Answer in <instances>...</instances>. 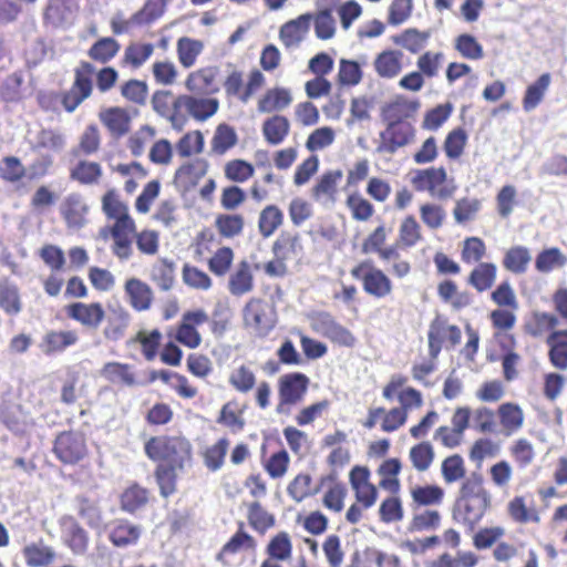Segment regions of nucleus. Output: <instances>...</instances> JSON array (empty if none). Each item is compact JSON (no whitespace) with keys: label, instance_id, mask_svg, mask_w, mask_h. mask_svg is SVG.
<instances>
[{"label":"nucleus","instance_id":"obj_1","mask_svg":"<svg viewBox=\"0 0 567 567\" xmlns=\"http://www.w3.org/2000/svg\"><path fill=\"white\" fill-rule=\"evenodd\" d=\"M491 507V494L485 487L484 477L472 472L458 488L452 509L453 519L473 530Z\"/></svg>","mask_w":567,"mask_h":567},{"label":"nucleus","instance_id":"obj_2","mask_svg":"<svg viewBox=\"0 0 567 567\" xmlns=\"http://www.w3.org/2000/svg\"><path fill=\"white\" fill-rule=\"evenodd\" d=\"M144 453L151 461L175 466V468H179V472L190 467L194 463L193 445L182 434L151 436L144 443Z\"/></svg>","mask_w":567,"mask_h":567},{"label":"nucleus","instance_id":"obj_3","mask_svg":"<svg viewBox=\"0 0 567 567\" xmlns=\"http://www.w3.org/2000/svg\"><path fill=\"white\" fill-rule=\"evenodd\" d=\"M389 231L384 225H379L361 244L363 255H377L383 262H390V272L394 278L402 279L412 271V265L403 259L395 245L386 246Z\"/></svg>","mask_w":567,"mask_h":567},{"label":"nucleus","instance_id":"obj_4","mask_svg":"<svg viewBox=\"0 0 567 567\" xmlns=\"http://www.w3.org/2000/svg\"><path fill=\"white\" fill-rule=\"evenodd\" d=\"M370 470L367 466L355 465L349 473V482L354 493L355 502L348 508L346 519L350 524H357L363 516V511L371 508L377 503L379 492L370 482Z\"/></svg>","mask_w":567,"mask_h":567},{"label":"nucleus","instance_id":"obj_5","mask_svg":"<svg viewBox=\"0 0 567 567\" xmlns=\"http://www.w3.org/2000/svg\"><path fill=\"white\" fill-rule=\"evenodd\" d=\"M350 275L361 284L364 293L375 300L385 299L393 293L394 285L391 277L370 259L357 262Z\"/></svg>","mask_w":567,"mask_h":567},{"label":"nucleus","instance_id":"obj_6","mask_svg":"<svg viewBox=\"0 0 567 567\" xmlns=\"http://www.w3.org/2000/svg\"><path fill=\"white\" fill-rule=\"evenodd\" d=\"M52 453L62 465L82 466L90 456L86 435L79 430L59 432L52 443Z\"/></svg>","mask_w":567,"mask_h":567},{"label":"nucleus","instance_id":"obj_7","mask_svg":"<svg viewBox=\"0 0 567 567\" xmlns=\"http://www.w3.org/2000/svg\"><path fill=\"white\" fill-rule=\"evenodd\" d=\"M310 383V378L303 372L293 371L280 375L277 380L276 412L288 414L292 408L300 405L308 394Z\"/></svg>","mask_w":567,"mask_h":567},{"label":"nucleus","instance_id":"obj_8","mask_svg":"<svg viewBox=\"0 0 567 567\" xmlns=\"http://www.w3.org/2000/svg\"><path fill=\"white\" fill-rule=\"evenodd\" d=\"M136 233V225L133 218H122L114 221L112 226L103 227L100 237L106 240L112 237V252L120 260H127L133 255L132 237Z\"/></svg>","mask_w":567,"mask_h":567},{"label":"nucleus","instance_id":"obj_9","mask_svg":"<svg viewBox=\"0 0 567 567\" xmlns=\"http://www.w3.org/2000/svg\"><path fill=\"white\" fill-rule=\"evenodd\" d=\"M311 330L323 338L329 339L332 343L340 347L352 348L355 344L353 333L336 320V318L326 311L315 313L310 318Z\"/></svg>","mask_w":567,"mask_h":567},{"label":"nucleus","instance_id":"obj_10","mask_svg":"<svg viewBox=\"0 0 567 567\" xmlns=\"http://www.w3.org/2000/svg\"><path fill=\"white\" fill-rule=\"evenodd\" d=\"M462 332L455 324H450L447 319L441 316L435 317L429 327L427 342L429 354L432 359H436L443 349L444 343L446 347L454 348L461 342Z\"/></svg>","mask_w":567,"mask_h":567},{"label":"nucleus","instance_id":"obj_11","mask_svg":"<svg viewBox=\"0 0 567 567\" xmlns=\"http://www.w3.org/2000/svg\"><path fill=\"white\" fill-rule=\"evenodd\" d=\"M208 321L209 316L202 308L185 311L176 327L175 340L188 349H197L202 344L198 327Z\"/></svg>","mask_w":567,"mask_h":567},{"label":"nucleus","instance_id":"obj_12","mask_svg":"<svg viewBox=\"0 0 567 567\" xmlns=\"http://www.w3.org/2000/svg\"><path fill=\"white\" fill-rule=\"evenodd\" d=\"M471 409L457 406L451 417L452 426L442 425L434 432V440L447 449H455L464 441L465 431L470 427Z\"/></svg>","mask_w":567,"mask_h":567},{"label":"nucleus","instance_id":"obj_13","mask_svg":"<svg viewBox=\"0 0 567 567\" xmlns=\"http://www.w3.org/2000/svg\"><path fill=\"white\" fill-rule=\"evenodd\" d=\"M406 382V377L402 374L392 375L390 381L383 386L382 396L388 401H392L398 393L400 403L398 408L409 415L411 410L420 409L423 405V396L419 390L412 386L402 389Z\"/></svg>","mask_w":567,"mask_h":567},{"label":"nucleus","instance_id":"obj_14","mask_svg":"<svg viewBox=\"0 0 567 567\" xmlns=\"http://www.w3.org/2000/svg\"><path fill=\"white\" fill-rule=\"evenodd\" d=\"M558 317L550 311L534 309L523 319L522 331L533 340L549 339L550 333L558 331Z\"/></svg>","mask_w":567,"mask_h":567},{"label":"nucleus","instance_id":"obj_15","mask_svg":"<svg viewBox=\"0 0 567 567\" xmlns=\"http://www.w3.org/2000/svg\"><path fill=\"white\" fill-rule=\"evenodd\" d=\"M64 312L69 319L87 330H96L105 319L101 302H71L64 307Z\"/></svg>","mask_w":567,"mask_h":567},{"label":"nucleus","instance_id":"obj_16","mask_svg":"<svg viewBox=\"0 0 567 567\" xmlns=\"http://www.w3.org/2000/svg\"><path fill=\"white\" fill-rule=\"evenodd\" d=\"M94 68L90 63H83L76 70L75 81L71 89L63 95L62 104L68 112H73L85 99L91 95V75Z\"/></svg>","mask_w":567,"mask_h":567},{"label":"nucleus","instance_id":"obj_17","mask_svg":"<svg viewBox=\"0 0 567 567\" xmlns=\"http://www.w3.org/2000/svg\"><path fill=\"white\" fill-rule=\"evenodd\" d=\"M143 535V528L127 518H116L107 525V538L116 548L134 547Z\"/></svg>","mask_w":567,"mask_h":567},{"label":"nucleus","instance_id":"obj_18","mask_svg":"<svg viewBox=\"0 0 567 567\" xmlns=\"http://www.w3.org/2000/svg\"><path fill=\"white\" fill-rule=\"evenodd\" d=\"M414 137L413 126L403 121L392 122L380 133L378 152L394 153L398 148L409 144Z\"/></svg>","mask_w":567,"mask_h":567},{"label":"nucleus","instance_id":"obj_19","mask_svg":"<svg viewBox=\"0 0 567 567\" xmlns=\"http://www.w3.org/2000/svg\"><path fill=\"white\" fill-rule=\"evenodd\" d=\"M516 310L508 308H497L491 311L489 320L495 331L494 336L499 339L502 349H514L516 339L509 331L515 327L517 318Z\"/></svg>","mask_w":567,"mask_h":567},{"label":"nucleus","instance_id":"obj_20","mask_svg":"<svg viewBox=\"0 0 567 567\" xmlns=\"http://www.w3.org/2000/svg\"><path fill=\"white\" fill-rule=\"evenodd\" d=\"M61 538L63 544L74 554L83 555L89 547V534L73 516L60 519Z\"/></svg>","mask_w":567,"mask_h":567},{"label":"nucleus","instance_id":"obj_21","mask_svg":"<svg viewBox=\"0 0 567 567\" xmlns=\"http://www.w3.org/2000/svg\"><path fill=\"white\" fill-rule=\"evenodd\" d=\"M326 487L322 497L323 506L334 513H340L344 507V499L348 495V489L344 483L339 481L338 473L330 471L319 480V488Z\"/></svg>","mask_w":567,"mask_h":567},{"label":"nucleus","instance_id":"obj_22","mask_svg":"<svg viewBox=\"0 0 567 567\" xmlns=\"http://www.w3.org/2000/svg\"><path fill=\"white\" fill-rule=\"evenodd\" d=\"M499 432L508 437L518 433L525 424V413L522 406L515 402H504L496 409Z\"/></svg>","mask_w":567,"mask_h":567},{"label":"nucleus","instance_id":"obj_23","mask_svg":"<svg viewBox=\"0 0 567 567\" xmlns=\"http://www.w3.org/2000/svg\"><path fill=\"white\" fill-rule=\"evenodd\" d=\"M312 19L311 13H305L284 23L279 30V38L284 45L288 49L297 48L305 40Z\"/></svg>","mask_w":567,"mask_h":567},{"label":"nucleus","instance_id":"obj_24","mask_svg":"<svg viewBox=\"0 0 567 567\" xmlns=\"http://www.w3.org/2000/svg\"><path fill=\"white\" fill-rule=\"evenodd\" d=\"M256 548L255 538L249 535L245 528L244 523H239L238 529L229 538V540L221 547L216 556V559L223 566H230V557L239 553L240 550H250Z\"/></svg>","mask_w":567,"mask_h":567},{"label":"nucleus","instance_id":"obj_25","mask_svg":"<svg viewBox=\"0 0 567 567\" xmlns=\"http://www.w3.org/2000/svg\"><path fill=\"white\" fill-rule=\"evenodd\" d=\"M268 305L260 298H251L243 310V319L246 327L252 328L258 333H264L270 328L267 315Z\"/></svg>","mask_w":567,"mask_h":567},{"label":"nucleus","instance_id":"obj_26","mask_svg":"<svg viewBox=\"0 0 567 567\" xmlns=\"http://www.w3.org/2000/svg\"><path fill=\"white\" fill-rule=\"evenodd\" d=\"M125 295L128 303L135 311H146L151 308L154 299L151 287L137 278H131L124 285Z\"/></svg>","mask_w":567,"mask_h":567},{"label":"nucleus","instance_id":"obj_27","mask_svg":"<svg viewBox=\"0 0 567 567\" xmlns=\"http://www.w3.org/2000/svg\"><path fill=\"white\" fill-rule=\"evenodd\" d=\"M101 377L107 382L132 388L137 384L133 365L118 361L106 362L100 370Z\"/></svg>","mask_w":567,"mask_h":567},{"label":"nucleus","instance_id":"obj_28","mask_svg":"<svg viewBox=\"0 0 567 567\" xmlns=\"http://www.w3.org/2000/svg\"><path fill=\"white\" fill-rule=\"evenodd\" d=\"M22 556L28 567H47L55 561L56 553L52 546L39 539L25 545Z\"/></svg>","mask_w":567,"mask_h":567},{"label":"nucleus","instance_id":"obj_29","mask_svg":"<svg viewBox=\"0 0 567 567\" xmlns=\"http://www.w3.org/2000/svg\"><path fill=\"white\" fill-rule=\"evenodd\" d=\"M547 346L548 361L553 368L559 371L567 370V328L550 333L545 341Z\"/></svg>","mask_w":567,"mask_h":567},{"label":"nucleus","instance_id":"obj_30","mask_svg":"<svg viewBox=\"0 0 567 567\" xmlns=\"http://www.w3.org/2000/svg\"><path fill=\"white\" fill-rule=\"evenodd\" d=\"M151 499V491L138 483L130 484L120 495V507L128 514L145 508Z\"/></svg>","mask_w":567,"mask_h":567},{"label":"nucleus","instance_id":"obj_31","mask_svg":"<svg viewBox=\"0 0 567 567\" xmlns=\"http://www.w3.org/2000/svg\"><path fill=\"white\" fill-rule=\"evenodd\" d=\"M506 512L508 517L515 524L526 525L529 523H540V513L538 508L535 506H528L526 498L523 495H515L509 499L506 505Z\"/></svg>","mask_w":567,"mask_h":567},{"label":"nucleus","instance_id":"obj_32","mask_svg":"<svg viewBox=\"0 0 567 567\" xmlns=\"http://www.w3.org/2000/svg\"><path fill=\"white\" fill-rule=\"evenodd\" d=\"M422 240V228L416 218L413 215L405 216L400 223L398 238L394 243L398 251L410 249Z\"/></svg>","mask_w":567,"mask_h":567},{"label":"nucleus","instance_id":"obj_33","mask_svg":"<svg viewBox=\"0 0 567 567\" xmlns=\"http://www.w3.org/2000/svg\"><path fill=\"white\" fill-rule=\"evenodd\" d=\"M104 320L103 337L115 342L125 336L131 322V315L126 309L118 307L112 309Z\"/></svg>","mask_w":567,"mask_h":567},{"label":"nucleus","instance_id":"obj_34","mask_svg":"<svg viewBox=\"0 0 567 567\" xmlns=\"http://www.w3.org/2000/svg\"><path fill=\"white\" fill-rule=\"evenodd\" d=\"M436 292L439 298L451 305L455 310L468 307L472 302V296L468 291L458 290L457 284L452 279H444L437 284Z\"/></svg>","mask_w":567,"mask_h":567},{"label":"nucleus","instance_id":"obj_35","mask_svg":"<svg viewBox=\"0 0 567 567\" xmlns=\"http://www.w3.org/2000/svg\"><path fill=\"white\" fill-rule=\"evenodd\" d=\"M402 59L403 53L401 51L384 50L375 56L373 68L380 78L393 79L398 76L403 69Z\"/></svg>","mask_w":567,"mask_h":567},{"label":"nucleus","instance_id":"obj_36","mask_svg":"<svg viewBox=\"0 0 567 567\" xmlns=\"http://www.w3.org/2000/svg\"><path fill=\"white\" fill-rule=\"evenodd\" d=\"M497 278V266L489 261L478 262L468 274L467 284L477 292L489 290Z\"/></svg>","mask_w":567,"mask_h":567},{"label":"nucleus","instance_id":"obj_37","mask_svg":"<svg viewBox=\"0 0 567 567\" xmlns=\"http://www.w3.org/2000/svg\"><path fill=\"white\" fill-rule=\"evenodd\" d=\"M79 334L75 330H50L43 337L42 346L47 354L63 352L76 344Z\"/></svg>","mask_w":567,"mask_h":567},{"label":"nucleus","instance_id":"obj_38","mask_svg":"<svg viewBox=\"0 0 567 567\" xmlns=\"http://www.w3.org/2000/svg\"><path fill=\"white\" fill-rule=\"evenodd\" d=\"M254 289V276L248 261L238 262L228 280V290L233 296H243Z\"/></svg>","mask_w":567,"mask_h":567},{"label":"nucleus","instance_id":"obj_39","mask_svg":"<svg viewBox=\"0 0 567 567\" xmlns=\"http://www.w3.org/2000/svg\"><path fill=\"white\" fill-rule=\"evenodd\" d=\"M0 308L8 316H17L22 310L19 287L8 277L0 278Z\"/></svg>","mask_w":567,"mask_h":567},{"label":"nucleus","instance_id":"obj_40","mask_svg":"<svg viewBox=\"0 0 567 567\" xmlns=\"http://www.w3.org/2000/svg\"><path fill=\"white\" fill-rule=\"evenodd\" d=\"M550 82V74L543 73L535 82L527 86L523 97V109L525 112L534 111L543 102Z\"/></svg>","mask_w":567,"mask_h":567},{"label":"nucleus","instance_id":"obj_41","mask_svg":"<svg viewBox=\"0 0 567 567\" xmlns=\"http://www.w3.org/2000/svg\"><path fill=\"white\" fill-rule=\"evenodd\" d=\"M402 468V463L399 458L392 457L383 461L378 468V474L381 477L379 485L383 489L398 494L401 488L400 480L398 475Z\"/></svg>","mask_w":567,"mask_h":567},{"label":"nucleus","instance_id":"obj_42","mask_svg":"<svg viewBox=\"0 0 567 567\" xmlns=\"http://www.w3.org/2000/svg\"><path fill=\"white\" fill-rule=\"evenodd\" d=\"M301 251L300 236L289 231H282L272 245L274 256L285 261L296 258Z\"/></svg>","mask_w":567,"mask_h":567},{"label":"nucleus","instance_id":"obj_43","mask_svg":"<svg viewBox=\"0 0 567 567\" xmlns=\"http://www.w3.org/2000/svg\"><path fill=\"white\" fill-rule=\"evenodd\" d=\"M174 262L167 258H159L150 269L151 280L163 291L172 289L175 280Z\"/></svg>","mask_w":567,"mask_h":567},{"label":"nucleus","instance_id":"obj_44","mask_svg":"<svg viewBox=\"0 0 567 567\" xmlns=\"http://www.w3.org/2000/svg\"><path fill=\"white\" fill-rule=\"evenodd\" d=\"M73 16L72 0H49L44 11V20L54 27L70 22Z\"/></svg>","mask_w":567,"mask_h":567},{"label":"nucleus","instance_id":"obj_45","mask_svg":"<svg viewBox=\"0 0 567 567\" xmlns=\"http://www.w3.org/2000/svg\"><path fill=\"white\" fill-rule=\"evenodd\" d=\"M214 226L221 238L233 239L243 234L245 218L240 214H218Z\"/></svg>","mask_w":567,"mask_h":567},{"label":"nucleus","instance_id":"obj_46","mask_svg":"<svg viewBox=\"0 0 567 567\" xmlns=\"http://www.w3.org/2000/svg\"><path fill=\"white\" fill-rule=\"evenodd\" d=\"M508 452L518 468H526L536 460L535 446L527 437L514 440L508 447Z\"/></svg>","mask_w":567,"mask_h":567},{"label":"nucleus","instance_id":"obj_47","mask_svg":"<svg viewBox=\"0 0 567 567\" xmlns=\"http://www.w3.org/2000/svg\"><path fill=\"white\" fill-rule=\"evenodd\" d=\"M203 50L204 43L193 38L182 37L176 43L178 61L185 69H189L196 63Z\"/></svg>","mask_w":567,"mask_h":567},{"label":"nucleus","instance_id":"obj_48","mask_svg":"<svg viewBox=\"0 0 567 567\" xmlns=\"http://www.w3.org/2000/svg\"><path fill=\"white\" fill-rule=\"evenodd\" d=\"M101 122L113 135H123L130 128V116L124 109L110 107L100 113Z\"/></svg>","mask_w":567,"mask_h":567},{"label":"nucleus","instance_id":"obj_49","mask_svg":"<svg viewBox=\"0 0 567 567\" xmlns=\"http://www.w3.org/2000/svg\"><path fill=\"white\" fill-rule=\"evenodd\" d=\"M216 78V72L214 69L206 68L200 69L195 72L188 74L185 81V87L189 92L194 93H210L216 91L217 89L213 87Z\"/></svg>","mask_w":567,"mask_h":567},{"label":"nucleus","instance_id":"obj_50","mask_svg":"<svg viewBox=\"0 0 567 567\" xmlns=\"http://www.w3.org/2000/svg\"><path fill=\"white\" fill-rule=\"evenodd\" d=\"M267 558L287 561L292 557V542L287 532L274 535L266 546Z\"/></svg>","mask_w":567,"mask_h":567},{"label":"nucleus","instance_id":"obj_51","mask_svg":"<svg viewBox=\"0 0 567 567\" xmlns=\"http://www.w3.org/2000/svg\"><path fill=\"white\" fill-rule=\"evenodd\" d=\"M532 260L529 249L524 246L511 247L503 257V266L509 272L524 274Z\"/></svg>","mask_w":567,"mask_h":567},{"label":"nucleus","instance_id":"obj_52","mask_svg":"<svg viewBox=\"0 0 567 567\" xmlns=\"http://www.w3.org/2000/svg\"><path fill=\"white\" fill-rule=\"evenodd\" d=\"M292 101L291 94L288 90L276 87L267 91V93L259 100L258 111L260 113H271L286 109Z\"/></svg>","mask_w":567,"mask_h":567},{"label":"nucleus","instance_id":"obj_53","mask_svg":"<svg viewBox=\"0 0 567 567\" xmlns=\"http://www.w3.org/2000/svg\"><path fill=\"white\" fill-rule=\"evenodd\" d=\"M435 458L434 447L429 441H422L413 445L409 451V460L412 466L420 473L426 472Z\"/></svg>","mask_w":567,"mask_h":567},{"label":"nucleus","instance_id":"obj_54","mask_svg":"<svg viewBox=\"0 0 567 567\" xmlns=\"http://www.w3.org/2000/svg\"><path fill=\"white\" fill-rule=\"evenodd\" d=\"M441 474L445 484L461 483L467 478L464 458L460 454L445 457L441 463Z\"/></svg>","mask_w":567,"mask_h":567},{"label":"nucleus","instance_id":"obj_55","mask_svg":"<svg viewBox=\"0 0 567 567\" xmlns=\"http://www.w3.org/2000/svg\"><path fill=\"white\" fill-rule=\"evenodd\" d=\"M216 422L233 433L240 432L245 427V419L243 412L238 410L236 401H228L223 404Z\"/></svg>","mask_w":567,"mask_h":567},{"label":"nucleus","instance_id":"obj_56","mask_svg":"<svg viewBox=\"0 0 567 567\" xmlns=\"http://www.w3.org/2000/svg\"><path fill=\"white\" fill-rule=\"evenodd\" d=\"M419 190L426 189L433 198L445 200L453 196L456 186L454 179H413Z\"/></svg>","mask_w":567,"mask_h":567},{"label":"nucleus","instance_id":"obj_57","mask_svg":"<svg viewBox=\"0 0 567 567\" xmlns=\"http://www.w3.org/2000/svg\"><path fill=\"white\" fill-rule=\"evenodd\" d=\"M247 519L252 529L258 533H265L275 526L276 518L259 502H252L248 505Z\"/></svg>","mask_w":567,"mask_h":567},{"label":"nucleus","instance_id":"obj_58","mask_svg":"<svg viewBox=\"0 0 567 567\" xmlns=\"http://www.w3.org/2000/svg\"><path fill=\"white\" fill-rule=\"evenodd\" d=\"M365 63L363 60L361 63L354 60L340 59L338 69V83L341 86H355L363 78L362 65Z\"/></svg>","mask_w":567,"mask_h":567},{"label":"nucleus","instance_id":"obj_59","mask_svg":"<svg viewBox=\"0 0 567 567\" xmlns=\"http://www.w3.org/2000/svg\"><path fill=\"white\" fill-rule=\"evenodd\" d=\"M177 472H179V468H175V466L164 464L156 466L154 476L162 497L167 498L176 492Z\"/></svg>","mask_w":567,"mask_h":567},{"label":"nucleus","instance_id":"obj_60","mask_svg":"<svg viewBox=\"0 0 567 567\" xmlns=\"http://www.w3.org/2000/svg\"><path fill=\"white\" fill-rule=\"evenodd\" d=\"M444 495V489L439 485H417L411 489L412 503L419 507L440 505Z\"/></svg>","mask_w":567,"mask_h":567},{"label":"nucleus","instance_id":"obj_61","mask_svg":"<svg viewBox=\"0 0 567 567\" xmlns=\"http://www.w3.org/2000/svg\"><path fill=\"white\" fill-rule=\"evenodd\" d=\"M229 444L227 437H220L203 452L204 464L210 472H217L223 467Z\"/></svg>","mask_w":567,"mask_h":567},{"label":"nucleus","instance_id":"obj_62","mask_svg":"<svg viewBox=\"0 0 567 567\" xmlns=\"http://www.w3.org/2000/svg\"><path fill=\"white\" fill-rule=\"evenodd\" d=\"M284 214L275 205L266 206L258 219L259 233L262 237L268 238L275 234V231L282 225Z\"/></svg>","mask_w":567,"mask_h":567},{"label":"nucleus","instance_id":"obj_63","mask_svg":"<svg viewBox=\"0 0 567 567\" xmlns=\"http://www.w3.org/2000/svg\"><path fill=\"white\" fill-rule=\"evenodd\" d=\"M567 257L557 247L542 250L535 259V268L538 272L548 274L555 268L564 267Z\"/></svg>","mask_w":567,"mask_h":567},{"label":"nucleus","instance_id":"obj_64","mask_svg":"<svg viewBox=\"0 0 567 567\" xmlns=\"http://www.w3.org/2000/svg\"><path fill=\"white\" fill-rule=\"evenodd\" d=\"M430 37V31H419L411 28L395 37L394 42L411 53H417L425 47Z\"/></svg>","mask_w":567,"mask_h":567}]
</instances>
